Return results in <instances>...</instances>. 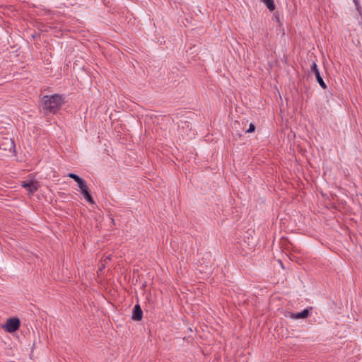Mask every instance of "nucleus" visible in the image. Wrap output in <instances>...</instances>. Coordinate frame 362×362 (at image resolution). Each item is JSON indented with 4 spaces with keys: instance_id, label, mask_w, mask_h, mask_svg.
<instances>
[{
    "instance_id": "obj_9",
    "label": "nucleus",
    "mask_w": 362,
    "mask_h": 362,
    "mask_svg": "<svg viewBox=\"0 0 362 362\" xmlns=\"http://www.w3.org/2000/svg\"><path fill=\"white\" fill-rule=\"evenodd\" d=\"M315 76L316 80L318 82V83L320 84V86L323 89H325L327 88V86H326L325 81H323L322 78L321 77L320 74V73H317V74L315 75Z\"/></svg>"
},
{
    "instance_id": "obj_10",
    "label": "nucleus",
    "mask_w": 362,
    "mask_h": 362,
    "mask_svg": "<svg viewBox=\"0 0 362 362\" xmlns=\"http://www.w3.org/2000/svg\"><path fill=\"white\" fill-rule=\"evenodd\" d=\"M311 72H313L315 75H316L317 73H320L319 69L317 66V64L315 61H313V62H312Z\"/></svg>"
},
{
    "instance_id": "obj_2",
    "label": "nucleus",
    "mask_w": 362,
    "mask_h": 362,
    "mask_svg": "<svg viewBox=\"0 0 362 362\" xmlns=\"http://www.w3.org/2000/svg\"><path fill=\"white\" fill-rule=\"evenodd\" d=\"M21 325L20 320L17 317L9 318L3 325V328L8 332L12 333L19 329Z\"/></svg>"
},
{
    "instance_id": "obj_12",
    "label": "nucleus",
    "mask_w": 362,
    "mask_h": 362,
    "mask_svg": "<svg viewBox=\"0 0 362 362\" xmlns=\"http://www.w3.org/2000/svg\"><path fill=\"white\" fill-rule=\"evenodd\" d=\"M353 1H354V4H355V6H356V9H357L358 11H359V9H360L361 6H360V4H359V1H358V0H353Z\"/></svg>"
},
{
    "instance_id": "obj_11",
    "label": "nucleus",
    "mask_w": 362,
    "mask_h": 362,
    "mask_svg": "<svg viewBox=\"0 0 362 362\" xmlns=\"http://www.w3.org/2000/svg\"><path fill=\"white\" fill-rule=\"evenodd\" d=\"M255 126L254 124L251 123L249 126V128L246 130V133H252L255 132Z\"/></svg>"
},
{
    "instance_id": "obj_6",
    "label": "nucleus",
    "mask_w": 362,
    "mask_h": 362,
    "mask_svg": "<svg viewBox=\"0 0 362 362\" xmlns=\"http://www.w3.org/2000/svg\"><path fill=\"white\" fill-rule=\"evenodd\" d=\"M143 312L139 305H135L133 308V313L132 318L135 321H139L142 319Z\"/></svg>"
},
{
    "instance_id": "obj_8",
    "label": "nucleus",
    "mask_w": 362,
    "mask_h": 362,
    "mask_svg": "<svg viewBox=\"0 0 362 362\" xmlns=\"http://www.w3.org/2000/svg\"><path fill=\"white\" fill-rule=\"evenodd\" d=\"M261 1L266 5L269 11H272L275 9V5L273 0H261Z\"/></svg>"
},
{
    "instance_id": "obj_7",
    "label": "nucleus",
    "mask_w": 362,
    "mask_h": 362,
    "mask_svg": "<svg viewBox=\"0 0 362 362\" xmlns=\"http://www.w3.org/2000/svg\"><path fill=\"white\" fill-rule=\"evenodd\" d=\"M69 177L74 179L78 184V187H79L81 185H82L86 181L81 178L78 175L74 174V173H69L67 175Z\"/></svg>"
},
{
    "instance_id": "obj_5",
    "label": "nucleus",
    "mask_w": 362,
    "mask_h": 362,
    "mask_svg": "<svg viewBox=\"0 0 362 362\" xmlns=\"http://www.w3.org/2000/svg\"><path fill=\"white\" fill-rule=\"evenodd\" d=\"M22 186L25 187L30 193H33L38 189L40 185L38 182L31 180L29 182H23L22 183Z\"/></svg>"
},
{
    "instance_id": "obj_13",
    "label": "nucleus",
    "mask_w": 362,
    "mask_h": 362,
    "mask_svg": "<svg viewBox=\"0 0 362 362\" xmlns=\"http://www.w3.org/2000/svg\"><path fill=\"white\" fill-rule=\"evenodd\" d=\"M182 124H184L187 127H189V123L187 122H182Z\"/></svg>"
},
{
    "instance_id": "obj_1",
    "label": "nucleus",
    "mask_w": 362,
    "mask_h": 362,
    "mask_svg": "<svg viewBox=\"0 0 362 362\" xmlns=\"http://www.w3.org/2000/svg\"><path fill=\"white\" fill-rule=\"evenodd\" d=\"M63 103L59 95H45L42 99V107L46 112L55 113Z\"/></svg>"
},
{
    "instance_id": "obj_4",
    "label": "nucleus",
    "mask_w": 362,
    "mask_h": 362,
    "mask_svg": "<svg viewBox=\"0 0 362 362\" xmlns=\"http://www.w3.org/2000/svg\"><path fill=\"white\" fill-rule=\"evenodd\" d=\"M79 189H80V192L83 194L84 199L88 202H89L90 204H94L95 203L93 197H91V195H90V192H89V189H88V187L87 186L86 182H84L82 185H81L79 187Z\"/></svg>"
},
{
    "instance_id": "obj_3",
    "label": "nucleus",
    "mask_w": 362,
    "mask_h": 362,
    "mask_svg": "<svg viewBox=\"0 0 362 362\" xmlns=\"http://www.w3.org/2000/svg\"><path fill=\"white\" fill-rule=\"evenodd\" d=\"M311 310H312V308H307L300 313H288L287 315H286V316L288 317H290L291 319H294V320L305 319L308 317Z\"/></svg>"
}]
</instances>
